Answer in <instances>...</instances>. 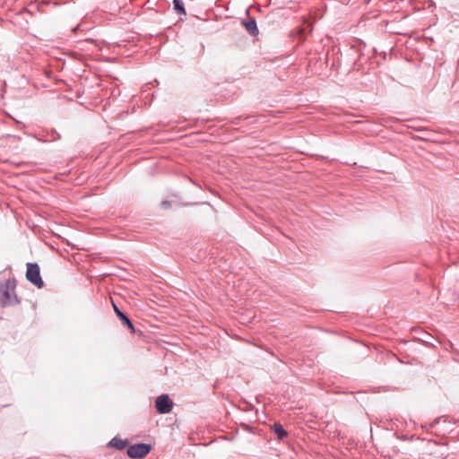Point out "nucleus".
Wrapping results in <instances>:
<instances>
[{"mask_svg": "<svg viewBox=\"0 0 459 459\" xmlns=\"http://www.w3.org/2000/svg\"><path fill=\"white\" fill-rule=\"evenodd\" d=\"M14 279H8L4 283H0V305L2 307L12 306L19 303V299L14 293Z\"/></svg>", "mask_w": 459, "mask_h": 459, "instance_id": "obj_1", "label": "nucleus"}, {"mask_svg": "<svg viewBox=\"0 0 459 459\" xmlns=\"http://www.w3.org/2000/svg\"><path fill=\"white\" fill-rule=\"evenodd\" d=\"M27 280L34 284L38 288H42L44 286V281L40 276V270L38 264L28 263L27 264V272H26Z\"/></svg>", "mask_w": 459, "mask_h": 459, "instance_id": "obj_2", "label": "nucleus"}, {"mask_svg": "<svg viewBox=\"0 0 459 459\" xmlns=\"http://www.w3.org/2000/svg\"><path fill=\"white\" fill-rule=\"evenodd\" d=\"M151 446L144 443L132 445L127 448V455L130 458H143L151 451Z\"/></svg>", "mask_w": 459, "mask_h": 459, "instance_id": "obj_3", "label": "nucleus"}, {"mask_svg": "<svg viewBox=\"0 0 459 459\" xmlns=\"http://www.w3.org/2000/svg\"><path fill=\"white\" fill-rule=\"evenodd\" d=\"M155 407L159 413L167 414L172 411L173 402L168 394H161L157 397Z\"/></svg>", "mask_w": 459, "mask_h": 459, "instance_id": "obj_4", "label": "nucleus"}, {"mask_svg": "<svg viewBox=\"0 0 459 459\" xmlns=\"http://www.w3.org/2000/svg\"><path fill=\"white\" fill-rule=\"evenodd\" d=\"M113 307H114L115 313L117 314L118 318L121 320L123 325H126L131 333H134L135 329H134V326L132 321L126 316V315L125 313H123L121 310H119V308L115 304H113Z\"/></svg>", "mask_w": 459, "mask_h": 459, "instance_id": "obj_5", "label": "nucleus"}, {"mask_svg": "<svg viewBox=\"0 0 459 459\" xmlns=\"http://www.w3.org/2000/svg\"><path fill=\"white\" fill-rule=\"evenodd\" d=\"M244 26L251 36H256L258 34V29L255 19H249L248 21L244 22Z\"/></svg>", "mask_w": 459, "mask_h": 459, "instance_id": "obj_6", "label": "nucleus"}, {"mask_svg": "<svg viewBox=\"0 0 459 459\" xmlns=\"http://www.w3.org/2000/svg\"><path fill=\"white\" fill-rule=\"evenodd\" d=\"M108 446L111 447H115L118 450H123L127 446V441L118 437H114L108 443Z\"/></svg>", "mask_w": 459, "mask_h": 459, "instance_id": "obj_7", "label": "nucleus"}, {"mask_svg": "<svg viewBox=\"0 0 459 459\" xmlns=\"http://www.w3.org/2000/svg\"><path fill=\"white\" fill-rule=\"evenodd\" d=\"M275 434L278 436L279 439L282 440L284 437L288 436V432L283 429L282 425L280 423H275L273 427Z\"/></svg>", "mask_w": 459, "mask_h": 459, "instance_id": "obj_8", "label": "nucleus"}, {"mask_svg": "<svg viewBox=\"0 0 459 459\" xmlns=\"http://www.w3.org/2000/svg\"><path fill=\"white\" fill-rule=\"evenodd\" d=\"M174 9L178 14H186L183 0H173Z\"/></svg>", "mask_w": 459, "mask_h": 459, "instance_id": "obj_9", "label": "nucleus"}, {"mask_svg": "<svg viewBox=\"0 0 459 459\" xmlns=\"http://www.w3.org/2000/svg\"><path fill=\"white\" fill-rule=\"evenodd\" d=\"M161 206L165 209L169 208L170 206V202L169 201H163L161 203Z\"/></svg>", "mask_w": 459, "mask_h": 459, "instance_id": "obj_10", "label": "nucleus"}, {"mask_svg": "<svg viewBox=\"0 0 459 459\" xmlns=\"http://www.w3.org/2000/svg\"><path fill=\"white\" fill-rule=\"evenodd\" d=\"M439 420H440L439 419H438V420H436L433 422V425H434V424H437V423L439 422Z\"/></svg>", "mask_w": 459, "mask_h": 459, "instance_id": "obj_11", "label": "nucleus"}]
</instances>
